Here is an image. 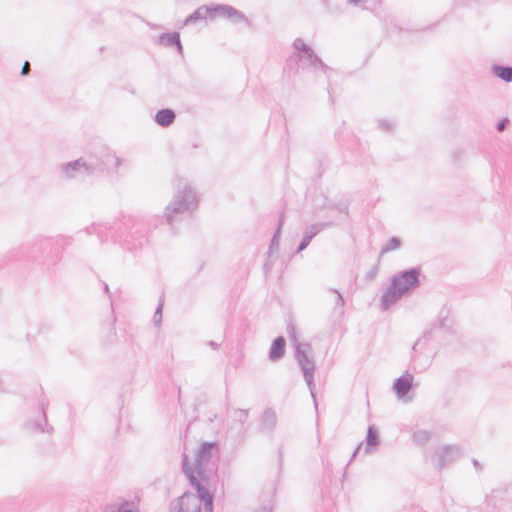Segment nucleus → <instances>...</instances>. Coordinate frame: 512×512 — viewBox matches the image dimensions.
I'll return each instance as SVG.
<instances>
[{
  "label": "nucleus",
  "instance_id": "nucleus-45",
  "mask_svg": "<svg viewBox=\"0 0 512 512\" xmlns=\"http://www.w3.org/2000/svg\"><path fill=\"white\" fill-rule=\"evenodd\" d=\"M460 155H461V151L460 150L459 151H455L454 154H453L454 160L457 161L458 158L460 157Z\"/></svg>",
  "mask_w": 512,
  "mask_h": 512
},
{
  "label": "nucleus",
  "instance_id": "nucleus-12",
  "mask_svg": "<svg viewBox=\"0 0 512 512\" xmlns=\"http://www.w3.org/2000/svg\"><path fill=\"white\" fill-rule=\"evenodd\" d=\"M333 223L332 222H327V223H314L312 224L308 230L305 232L303 238L301 239L298 247H297V250L296 252H301L303 250H305L308 245L310 244V242L312 241V239L318 234L320 233L323 229L327 228V227H330L332 226Z\"/></svg>",
  "mask_w": 512,
  "mask_h": 512
},
{
  "label": "nucleus",
  "instance_id": "nucleus-1",
  "mask_svg": "<svg viewBox=\"0 0 512 512\" xmlns=\"http://www.w3.org/2000/svg\"><path fill=\"white\" fill-rule=\"evenodd\" d=\"M218 455L219 445L215 441L201 443L194 467L190 465L189 455H182V471L203 501V512H213L215 482L218 479Z\"/></svg>",
  "mask_w": 512,
  "mask_h": 512
},
{
  "label": "nucleus",
  "instance_id": "nucleus-6",
  "mask_svg": "<svg viewBox=\"0 0 512 512\" xmlns=\"http://www.w3.org/2000/svg\"><path fill=\"white\" fill-rule=\"evenodd\" d=\"M292 47L295 51L291 55L290 59L294 58L295 62H299V67L302 69L315 70L319 68L326 75L331 70V68L325 64L315 51L301 38H296L292 43Z\"/></svg>",
  "mask_w": 512,
  "mask_h": 512
},
{
  "label": "nucleus",
  "instance_id": "nucleus-4",
  "mask_svg": "<svg viewBox=\"0 0 512 512\" xmlns=\"http://www.w3.org/2000/svg\"><path fill=\"white\" fill-rule=\"evenodd\" d=\"M197 206L198 197L196 192L191 186L185 185L182 190L177 191L173 200L165 208L166 223L171 224L179 214L193 211Z\"/></svg>",
  "mask_w": 512,
  "mask_h": 512
},
{
  "label": "nucleus",
  "instance_id": "nucleus-41",
  "mask_svg": "<svg viewBox=\"0 0 512 512\" xmlns=\"http://www.w3.org/2000/svg\"><path fill=\"white\" fill-rule=\"evenodd\" d=\"M360 448H361V444L356 446V448L354 449V451L352 453V456H351V459H350L349 463H351L353 461V459L356 457V455L359 453Z\"/></svg>",
  "mask_w": 512,
  "mask_h": 512
},
{
  "label": "nucleus",
  "instance_id": "nucleus-38",
  "mask_svg": "<svg viewBox=\"0 0 512 512\" xmlns=\"http://www.w3.org/2000/svg\"><path fill=\"white\" fill-rule=\"evenodd\" d=\"M379 126L382 129L387 130V131L391 129V124L388 121H386V120H380L379 121Z\"/></svg>",
  "mask_w": 512,
  "mask_h": 512
},
{
  "label": "nucleus",
  "instance_id": "nucleus-17",
  "mask_svg": "<svg viewBox=\"0 0 512 512\" xmlns=\"http://www.w3.org/2000/svg\"><path fill=\"white\" fill-rule=\"evenodd\" d=\"M277 416L272 408H266L261 418V431L271 433L276 427Z\"/></svg>",
  "mask_w": 512,
  "mask_h": 512
},
{
  "label": "nucleus",
  "instance_id": "nucleus-44",
  "mask_svg": "<svg viewBox=\"0 0 512 512\" xmlns=\"http://www.w3.org/2000/svg\"><path fill=\"white\" fill-rule=\"evenodd\" d=\"M208 345H209L212 349H214V350L218 349V347H219V344H218V343H216V342H214V341H209V342H208Z\"/></svg>",
  "mask_w": 512,
  "mask_h": 512
},
{
  "label": "nucleus",
  "instance_id": "nucleus-19",
  "mask_svg": "<svg viewBox=\"0 0 512 512\" xmlns=\"http://www.w3.org/2000/svg\"><path fill=\"white\" fill-rule=\"evenodd\" d=\"M491 72L494 76L505 82H512V66L494 64L491 67Z\"/></svg>",
  "mask_w": 512,
  "mask_h": 512
},
{
  "label": "nucleus",
  "instance_id": "nucleus-26",
  "mask_svg": "<svg viewBox=\"0 0 512 512\" xmlns=\"http://www.w3.org/2000/svg\"><path fill=\"white\" fill-rule=\"evenodd\" d=\"M334 0H322L323 5L325 6L328 13L331 14H341L343 12L342 6L339 4H333Z\"/></svg>",
  "mask_w": 512,
  "mask_h": 512
},
{
  "label": "nucleus",
  "instance_id": "nucleus-48",
  "mask_svg": "<svg viewBox=\"0 0 512 512\" xmlns=\"http://www.w3.org/2000/svg\"><path fill=\"white\" fill-rule=\"evenodd\" d=\"M429 336H431V331H428V332L424 333V338H427Z\"/></svg>",
  "mask_w": 512,
  "mask_h": 512
},
{
  "label": "nucleus",
  "instance_id": "nucleus-37",
  "mask_svg": "<svg viewBox=\"0 0 512 512\" xmlns=\"http://www.w3.org/2000/svg\"><path fill=\"white\" fill-rule=\"evenodd\" d=\"M445 322V318H439L437 321L433 323V328H443L445 326Z\"/></svg>",
  "mask_w": 512,
  "mask_h": 512
},
{
  "label": "nucleus",
  "instance_id": "nucleus-13",
  "mask_svg": "<svg viewBox=\"0 0 512 512\" xmlns=\"http://www.w3.org/2000/svg\"><path fill=\"white\" fill-rule=\"evenodd\" d=\"M286 352V340L283 336L276 337L269 348L268 359L271 362L280 361Z\"/></svg>",
  "mask_w": 512,
  "mask_h": 512
},
{
  "label": "nucleus",
  "instance_id": "nucleus-35",
  "mask_svg": "<svg viewBox=\"0 0 512 512\" xmlns=\"http://www.w3.org/2000/svg\"><path fill=\"white\" fill-rule=\"evenodd\" d=\"M247 417H248V410H242V409L238 410V420L241 423H244L247 420Z\"/></svg>",
  "mask_w": 512,
  "mask_h": 512
},
{
  "label": "nucleus",
  "instance_id": "nucleus-27",
  "mask_svg": "<svg viewBox=\"0 0 512 512\" xmlns=\"http://www.w3.org/2000/svg\"><path fill=\"white\" fill-rule=\"evenodd\" d=\"M232 12H233V15L230 19L231 22H233L235 24L240 23V22H245L248 26H250L251 23H250L249 19L245 16V14L242 11L235 8L234 10H232Z\"/></svg>",
  "mask_w": 512,
  "mask_h": 512
},
{
  "label": "nucleus",
  "instance_id": "nucleus-8",
  "mask_svg": "<svg viewBox=\"0 0 512 512\" xmlns=\"http://www.w3.org/2000/svg\"><path fill=\"white\" fill-rule=\"evenodd\" d=\"M201 503L203 504V501L198 493L194 495L192 492L187 491L176 499L173 509L177 512H200Z\"/></svg>",
  "mask_w": 512,
  "mask_h": 512
},
{
  "label": "nucleus",
  "instance_id": "nucleus-29",
  "mask_svg": "<svg viewBox=\"0 0 512 512\" xmlns=\"http://www.w3.org/2000/svg\"><path fill=\"white\" fill-rule=\"evenodd\" d=\"M118 510L121 512H138L137 507L132 501H123L117 505Z\"/></svg>",
  "mask_w": 512,
  "mask_h": 512
},
{
  "label": "nucleus",
  "instance_id": "nucleus-30",
  "mask_svg": "<svg viewBox=\"0 0 512 512\" xmlns=\"http://www.w3.org/2000/svg\"><path fill=\"white\" fill-rule=\"evenodd\" d=\"M333 293L337 294V299H336V303H335V308H340L341 311L340 313L342 314L343 313V307L345 305V300L343 298V295L336 289H332L331 290Z\"/></svg>",
  "mask_w": 512,
  "mask_h": 512
},
{
  "label": "nucleus",
  "instance_id": "nucleus-22",
  "mask_svg": "<svg viewBox=\"0 0 512 512\" xmlns=\"http://www.w3.org/2000/svg\"><path fill=\"white\" fill-rule=\"evenodd\" d=\"M402 245V241L399 237L393 236L389 241L381 248L380 255L388 253L390 251L399 249Z\"/></svg>",
  "mask_w": 512,
  "mask_h": 512
},
{
  "label": "nucleus",
  "instance_id": "nucleus-10",
  "mask_svg": "<svg viewBox=\"0 0 512 512\" xmlns=\"http://www.w3.org/2000/svg\"><path fill=\"white\" fill-rule=\"evenodd\" d=\"M87 157L79 158L75 161L67 162L61 165L62 172L68 178H83L85 176H91L87 167Z\"/></svg>",
  "mask_w": 512,
  "mask_h": 512
},
{
  "label": "nucleus",
  "instance_id": "nucleus-28",
  "mask_svg": "<svg viewBox=\"0 0 512 512\" xmlns=\"http://www.w3.org/2000/svg\"><path fill=\"white\" fill-rule=\"evenodd\" d=\"M163 303H164V300H163V295H162L159 299V303H158L156 310L154 312V315H153V322H154L155 326H159L162 322Z\"/></svg>",
  "mask_w": 512,
  "mask_h": 512
},
{
  "label": "nucleus",
  "instance_id": "nucleus-25",
  "mask_svg": "<svg viewBox=\"0 0 512 512\" xmlns=\"http://www.w3.org/2000/svg\"><path fill=\"white\" fill-rule=\"evenodd\" d=\"M334 0H322L323 5L325 6L328 13L331 14H341L343 12L342 6L339 4H333Z\"/></svg>",
  "mask_w": 512,
  "mask_h": 512
},
{
  "label": "nucleus",
  "instance_id": "nucleus-15",
  "mask_svg": "<svg viewBox=\"0 0 512 512\" xmlns=\"http://www.w3.org/2000/svg\"><path fill=\"white\" fill-rule=\"evenodd\" d=\"M160 44L166 47H175L179 54L183 53V46L178 32L162 33L159 35Z\"/></svg>",
  "mask_w": 512,
  "mask_h": 512
},
{
  "label": "nucleus",
  "instance_id": "nucleus-24",
  "mask_svg": "<svg viewBox=\"0 0 512 512\" xmlns=\"http://www.w3.org/2000/svg\"><path fill=\"white\" fill-rule=\"evenodd\" d=\"M334 0H322L323 5L325 6L328 13L331 14H341L343 12L342 6L339 4H333Z\"/></svg>",
  "mask_w": 512,
  "mask_h": 512
},
{
  "label": "nucleus",
  "instance_id": "nucleus-21",
  "mask_svg": "<svg viewBox=\"0 0 512 512\" xmlns=\"http://www.w3.org/2000/svg\"><path fill=\"white\" fill-rule=\"evenodd\" d=\"M412 439L415 444L423 446L431 439V433L427 430H418L412 434Z\"/></svg>",
  "mask_w": 512,
  "mask_h": 512
},
{
  "label": "nucleus",
  "instance_id": "nucleus-42",
  "mask_svg": "<svg viewBox=\"0 0 512 512\" xmlns=\"http://www.w3.org/2000/svg\"><path fill=\"white\" fill-rule=\"evenodd\" d=\"M103 512H121L118 510L117 505L107 507Z\"/></svg>",
  "mask_w": 512,
  "mask_h": 512
},
{
  "label": "nucleus",
  "instance_id": "nucleus-16",
  "mask_svg": "<svg viewBox=\"0 0 512 512\" xmlns=\"http://www.w3.org/2000/svg\"><path fill=\"white\" fill-rule=\"evenodd\" d=\"M176 119V113L170 108H163L156 112L154 121L161 127H169L174 123Z\"/></svg>",
  "mask_w": 512,
  "mask_h": 512
},
{
  "label": "nucleus",
  "instance_id": "nucleus-2",
  "mask_svg": "<svg viewBox=\"0 0 512 512\" xmlns=\"http://www.w3.org/2000/svg\"><path fill=\"white\" fill-rule=\"evenodd\" d=\"M421 270L419 267H412L394 275L390 284L381 296V307L387 310L396 303L402 296L416 289L420 285Z\"/></svg>",
  "mask_w": 512,
  "mask_h": 512
},
{
  "label": "nucleus",
  "instance_id": "nucleus-40",
  "mask_svg": "<svg viewBox=\"0 0 512 512\" xmlns=\"http://www.w3.org/2000/svg\"><path fill=\"white\" fill-rule=\"evenodd\" d=\"M31 425H33V428L36 431H40V432H44L45 431L43 426H42V424L40 422H38V421L34 422V423H31Z\"/></svg>",
  "mask_w": 512,
  "mask_h": 512
},
{
  "label": "nucleus",
  "instance_id": "nucleus-36",
  "mask_svg": "<svg viewBox=\"0 0 512 512\" xmlns=\"http://www.w3.org/2000/svg\"><path fill=\"white\" fill-rule=\"evenodd\" d=\"M29 71H30V63L28 61H25L22 66V69H21V75L26 76V75H28Z\"/></svg>",
  "mask_w": 512,
  "mask_h": 512
},
{
  "label": "nucleus",
  "instance_id": "nucleus-31",
  "mask_svg": "<svg viewBox=\"0 0 512 512\" xmlns=\"http://www.w3.org/2000/svg\"><path fill=\"white\" fill-rule=\"evenodd\" d=\"M508 124H509V119L508 118H503V119H501L500 121L497 122L496 130L498 132H502V131H504L506 129Z\"/></svg>",
  "mask_w": 512,
  "mask_h": 512
},
{
  "label": "nucleus",
  "instance_id": "nucleus-34",
  "mask_svg": "<svg viewBox=\"0 0 512 512\" xmlns=\"http://www.w3.org/2000/svg\"><path fill=\"white\" fill-rule=\"evenodd\" d=\"M40 405H41L42 414H43V421L46 424L47 423L46 406L48 405V401L46 399H41Z\"/></svg>",
  "mask_w": 512,
  "mask_h": 512
},
{
  "label": "nucleus",
  "instance_id": "nucleus-46",
  "mask_svg": "<svg viewBox=\"0 0 512 512\" xmlns=\"http://www.w3.org/2000/svg\"><path fill=\"white\" fill-rule=\"evenodd\" d=\"M103 288H104V292H105V293H107V294H109V293H110L109 286H108V284H107V283H105V282L103 283Z\"/></svg>",
  "mask_w": 512,
  "mask_h": 512
},
{
  "label": "nucleus",
  "instance_id": "nucleus-23",
  "mask_svg": "<svg viewBox=\"0 0 512 512\" xmlns=\"http://www.w3.org/2000/svg\"><path fill=\"white\" fill-rule=\"evenodd\" d=\"M283 224H284V219H283V216H281L278 221L276 231L274 232L273 237L271 239V242L269 245V252H272L274 249L278 248L279 239H280V235H281V229H282Z\"/></svg>",
  "mask_w": 512,
  "mask_h": 512
},
{
  "label": "nucleus",
  "instance_id": "nucleus-20",
  "mask_svg": "<svg viewBox=\"0 0 512 512\" xmlns=\"http://www.w3.org/2000/svg\"><path fill=\"white\" fill-rule=\"evenodd\" d=\"M234 9L235 7L227 4H212L213 18L222 17L230 20Z\"/></svg>",
  "mask_w": 512,
  "mask_h": 512
},
{
  "label": "nucleus",
  "instance_id": "nucleus-3",
  "mask_svg": "<svg viewBox=\"0 0 512 512\" xmlns=\"http://www.w3.org/2000/svg\"><path fill=\"white\" fill-rule=\"evenodd\" d=\"M290 338L293 341V346L295 349L294 356L301 368L303 378L307 383V386L310 390L311 396L314 399L315 406H317L316 395L314 392L315 384H314V373H315V363L312 358L309 356V352L311 351V345L309 343H301L295 334L294 328H292V332L290 333Z\"/></svg>",
  "mask_w": 512,
  "mask_h": 512
},
{
  "label": "nucleus",
  "instance_id": "nucleus-49",
  "mask_svg": "<svg viewBox=\"0 0 512 512\" xmlns=\"http://www.w3.org/2000/svg\"><path fill=\"white\" fill-rule=\"evenodd\" d=\"M52 430H53V428H52V427H50V428H48V429L46 430V432H47V433H51V432H52Z\"/></svg>",
  "mask_w": 512,
  "mask_h": 512
},
{
  "label": "nucleus",
  "instance_id": "nucleus-5",
  "mask_svg": "<svg viewBox=\"0 0 512 512\" xmlns=\"http://www.w3.org/2000/svg\"><path fill=\"white\" fill-rule=\"evenodd\" d=\"M140 226L131 216H125L115 226L111 227V236L115 241H124L128 245V249H136L142 247L146 242L147 238L141 229L134 227Z\"/></svg>",
  "mask_w": 512,
  "mask_h": 512
},
{
  "label": "nucleus",
  "instance_id": "nucleus-47",
  "mask_svg": "<svg viewBox=\"0 0 512 512\" xmlns=\"http://www.w3.org/2000/svg\"><path fill=\"white\" fill-rule=\"evenodd\" d=\"M336 208L338 209V211L345 212V213H347V210H348L347 207L340 208V207L336 206Z\"/></svg>",
  "mask_w": 512,
  "mask_h": 512
},
{
  "label": "nucleus",
  "instance_id": "nucleus-39",
  "mask_svg": "<svg viewBox=\"0 0 512 512\" xmlns=\"http://www.w3.org/2000/svg\"><path fill=\"white\" fill-rule=\"evenodd\" d=\"M472 464L478 472L482 471L483 466L477 459H472Z\"/></svg>",
  "mask_w": 512,
  "mask_h": 512
},
{
  "label": "nucleus",
  "instance_id": "nucleus-33",
  "mask_svg": "<svg viewBox=\"0 0 512 512\" xmlns=\"http://www.w3.org/2000/svg\"><path fill=\"white\" fill-rule=\"evenodd\" d=\"M377 273H378V265H375L374 267H372V268L368 271V273H367V275H366V279H367V280H372V279H374V278H375V276L377 275Z\"/></svg>",
  "mask_w": 512,
  "mask_h": 512
},
{
  "label": "nucleus",
  "instance_id": "nucleus-14",
  "mask_svg": "<svg viewBox=\"0 0 512 512\" xmlns=\"http://www.w3.org/2000/svg\"><path fill=\"white\" fill-rule=\"evenodd\" d=\"M210 17L213 19L212 4L202 5L198 7L193 13H191L184 21L183 25L187 26L195 24L196 22Z\"/></svg>",
  "mask_w": 512,
  "mask_h": 512
},
{
  "label": "nucleus",
  "instance_id": "nucleus-11",
  "mask_svg": "<svg viewBox=\"0 0 512 512\" xmlns=\"http://www.w3.org/2000/svg\"><path fill=\"white\" fill-rule=\"evenodd\" d=\"M414 377L408 371L396 378L393 383V391L399 399H403L413 386Z\"/></svg>",
  "mask_w": 512,
  "mask_h": 512
},
{
  "label": "nucleus",
  "instance_id": "nucleus-32",
  "mask_svg": "<svg viewBox=\"0 0 512 512\" xmlns=\"http://www.w3.org/2000/svg\"><path fill=\"white\" fill-rule=\"evenodd\" d=\"M420 346H421V339H418V340L414 343V345H413V347H412V350H413V353H414V354L412 355L411 359H412V361H413L414 363L417 361V358H418L417 352H418V350H419V347H420Z\"/></svg>",
  "mask_w": 512,
  "mask_h": 512
},
{
  "label": "nucleus",
  "instance_id": "nucleus-18",
  "mask_svg": "<svg viewBox=\"0 0 512 512\" xmlns=\"http://www.w3.org/2000/svg\"><path fill=\"white\" fill-rule=\"evenodd\" d=\"M365 441H366V446H365L366 453H370L373 447H376L379 445V442H380L379 432L374 425L368 426Z\"/></svg>",
  "mask_w": 512,
  "mask_h": 512
},
{
  "label": "nucleus",
  "instance_id": "nucleus-9",
  "mask_svg": "<svg viewBox=\"0 0 512 512\" xmlns=\"http://www.w3.org/2000/svg\"><path fill=\"white\" fill-rule=\"evenodd\" d=\"M436 456L437 468L442 470L461 457V448L457 445H445L436 452Z\"/></svg>",
  "mask_w": 512,
  "mask_h": 512
},
{
  "label": "nucleus",
  "instance_id": "nucleus-7",
  "mask_svg": "<svg viewBox=\"0 0 512 512\" xmlns=\"http://www.w3.org/2000/svg\"><path fill=\"white\" fill-rule=\"evenodd\" d=\"M122 161L111 151L101 150L98 154H91L87 157L86 169L91 175H99L118 167Z\"/></svg>",
  "mask_w": 512,
  "mask_h": 512
},
{
  "label": "nucleus",
  "instance_id": "nucleus-43",
  "mask_svg": "<svg viewBox=\"0 0 512 512\" xmlns=\"http://www.w3.org/2000/svg\"><path fill=\"white\" fill-rule=\"evenodd\" d=\"M352 5H359L360 3L367 2V0H347Z\"/></svg>",
  "mask_w": 512,
  "mask_h": 512
}]
</instances>
